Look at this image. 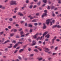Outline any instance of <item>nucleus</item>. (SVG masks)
<instances>
[{
    "mask_svg": "<svg viewBox=\"0 0 61 61\" xmlns=\"http://www.w3.org/2000/svg\"><path fill=\"white\" fill-rule=\"evenodd\" d=\"M23 43V42H19L17 43L14 46V47L15 48L16 47V46H17L18 45H20V44H22Z\"/></svg>",
    "mask_w": 61,
    "mask_h": 61,
    "instance_id": "nucleus-1",
    "label": "nucleus"
},
{
    "mask_svg": "<svg viewBox=\"0 0 61 61\" xmlns=\"http://www.w3.org/2000/svg\"><path fill=\"white\" fill-rule=\"evenodd\" d=\"M10 4L11 5H16V2L15 1H11L10 2Z\"/></svg>",
    "mask_w": 61,
    "mask_h": 61,
    "instance_id": "nucleus-2",
    "label": "nucleus"
},
{
    "mask_svg": "<svg viewBox=\"0 0 61 61\" xmlns=\"http://www.w3.org/2000/svg\"><path fill=\"white\" fill-rule=\"evenodd\" d=\"M52 19H49L47 20L46 22V24H47V25H49V22H50V21H51Z\"/></svg>",
    "mask_w": 61,
    "mask_h": 61,
    "instance_id": "nucleus-3",
    "label": "nucleus"
},
{
    "mask_svg": "<svg viewBox=\"0 0 61 61\" xmlns=\"http://www.w3.org/2000/svg\"><path fill=\"white\" fill-rule=\"evenodd\" d=\"M56 36H55L54 37V38L52 39V44H54V42H55L54 40L56 39Z\"/></svg>",
    "mask_w": 61,
    "mask_h": 61,
    "instance_id": "nucleus-4",
    "label": "nucleus"
},
{
    "mask_svg": "<svg viewBox=\"0 0 61 61\" xmlns=\"http://www.w3.org/2000/svg\"><path fill=\"white\" fill-rule=\"evenodd\" d=\"M28 17H29L30 19H33L34 18H36V17H33L32 16H31V15L29 16H28Z\"/></svg>",
    "mask_w": 61,
    "mask_h": 61,
    "instance_id": "nucleus-5",
    "label": "nucleus"
},
{
    "mask_svg": "<svg viewBox=\"0 0 61 61\" xmlns=\"http://www.w3.org/2000/svg\"><path fill=\"white\" fill-rule=\"evenodd\" d=\"M38 33H37L35 35L33 36V37H34V38H36V36H38Z\"/></svg>",
    "mask_w": 61,
    "mask_h": 61,
    "instance_id": "nucleus-6",
    "label": "nucleus"
},
{
    "mask_svg": "<svg viewBox=\"0 0 61 61\" xmlns=\"http://www.w3.org/2000/svg\"><path fill=\"white\" fill-rule=\"evenodd\" d=\"M44 49H45V50H46L47 51H45L46 52H48V51H49V50L48 48H47L46 47H44Z\"/></svg>",
    "mask_w": 61,
    "mask_h": 61,
    "instance_id": "nucleus-7",
    "label": "nucleus"
},
{
    "mask_svg": "<svg viewBox=\"0 0 61 61\" xmlns=\"http://www.w3.org/2000/svg\"><path fill=\"white\" fill-rule=\"evenodd\" d=\"M43 25H44L43 26V29H46V26L45 25V24L44 23H43Z\"/></svg>",
    "mask_w": 61,
    "mask_h": 61,
    "instance_id": "nucleus-8",
    "label": "nucleus"
},
{
    "mask_svg": "<svg viewBox=\"0 0 61 61\" xmlns=\"http://www.w3.org/2000/svg\"><path fill=\"white\" fill-rule=\"evenodd\" d=\"M50 36L48 34L45 36V37H47V38H49Z\"/></svg>",
    "mask_w": 61,
    "mask_h": 61,
    "instance_id": "nucleus-9",
    "label": "nucleus"
},
{
    "mask_svg": "<svg viewBox=\"0 0 61 61\" xmlns=\"http://www.w3.org/2000/svg\"><path fill=\"white\" fill-rule=\"evenodd\" d=\"M18 14V15H23V14L21 12H19Z\"/></svg>",
    "mask_w": 61,
    "mask_h": 61,
    "instance_id": "nucleus-10",
    "label": "nucleus"
},
{
    "mask_svg": "<svg viewBox=\"0 0 61 61\" xmlns=\"http://www.w3.org/2000/svg\"><path fill=\"white\" fill-rule=\"evenodd\" d=\"M47 34V32H45L44 34H43V36L44 37V36H46V34Z\"/></svg>",
    "mask_w": 61,
    "mask_h": 61,
    "instance_id": "nucleus-11",
    "label": "nucleus"
},
{
    "mask_svg": "<svg viewBox=\"0 0 61 61\" xmlns=\"http://www.w3.org/2000/svg\"><path fill=\"white\" fill-rule=\"evenodd\" d=\"M33 43V44L32 45V46H34L36 44V43H34L35 42V41H33L32 42Z\"/></svg>",
    "mask_w": 61,
    "mask_h": 61,
    "instance_id": "nucleus-12",
    "label": "nucleus"
},
{
    "mask_svg": "<svg viewBox=\"0 0 61 61\" xmlns=\"http://www.w3.org/2000/svg\"><path fill=\"white\" fill-rule=\"evenodd\" d=\"M20 34L21 35H24V34H25V33H24V32L23 31H21L20 32Z\"/></svg>",
    "mask_w": 61,
    "mask_h": 61,
    "instance_id": "nucleus-13",
    "label": "nucleus"
},
{
    "mask_svg": "<svg viewBox=\"0 0 61 61\" xmlns=\"http://www.w3.org/2000/svg\"><path fill=\"white\" fill-rule=\"evenodd\" d=\"M15 35V34L14 33H12L10 34V36H14Z\"/></svg>",
    "mask_w": 61,
    "mask_h": 61,
    "instance_id": "nucleus-14",
    "label": "nucleus"
},
{
    "mask_svg": "<svg viewBox=\"0 0 61 61\" xmlns=\"http://www.w3.org/2000/svg\"><path fill=\"white\" fill-rule=\"evenodd\" d=\"M10 45V46L8 47V48H11L12 47V44H11Z\"/></svg>",
    "mask_w": 61,
    "mask_h": 61,
    "instance_id": "nucleus-15",
    "label": "nucleus"
},
{
    "mask_svg": "<svg viewBox=\"0 0 61 61\" xmlns=\"http://www.w3.org/2000/svg\"><path fill=\"white\" fill-rule=\"evenodd\" d=\"M57 26V25H53L52 26V28H55V27H56Z\"/></svg>",
    "mask_w": 61,
    "mask_h": 61,
    "instance_id": "nucleus-16",
    "label": "nucleus"
},
{
    "mask_svg": "<svg viewBox=\"0 0 61 61\" xmlns=\"http://www.w3.org/2000/svg\"><path fill=\"white\" fill-rule=\"evenodd\" d=\"M24 51L23 49H21L19 51V52L21 53V52H22V51Z\"/></svg>",
    "mask_w": 61,
    "mask_h": 61,
    "instance_id": "nucleus-17",
    "label": "nucleus"
},
{
    "mask_svg": "<svg viewBox=\"0 0 61 61\" xmlns=\"http://www.w3.org/2000/svg\"><path fill=\"white\" fill-rule=\"evenodd\" d=\"M32 22H36V20H32Z\"/></svg>",
    "mask_w": 61,
    "mask_h": 61,
    "instance_id": "nucleus-18",
    "label": "nucleus"
},
{
    "mask_svg": "<svg viewBox=\"0 0 61 61\" xmlns=\"http://www.w3.org/2000/svg\"><path fill=\"white\" fill-rule=\"evenodd\" d=\"M43 2L45 3H46V2H47V0H43Z\"/></svg>",
    "mask_w": 61,
    "mask_h": 61,
    "instance_id": "nucleus-19",
    "label": "nucleus"
},
{
    "mask_svg": "<svg viewBox=\"0 0 61 61\" xmlns=\"http://www.w3.org/2000/svg\"><path fill=\"white\" fill-rule=\"evenodd\" d=\"M14 10H18V8L16 7L15 8Z\"/></svg>",
    "mask_w": 61,
    "mask_h": 61,
    "instance_id": "nucleus-20",
    "label": "nucleus"
},
{
    "mask_svg": "<svg viewBox=\"0 0 61 61\" xmlns=\"http://www.w3.org/2000/svg\"><path fill=\"white\" fill-rule=\"evenodd\" d=\"M57 1H59L58 3L59 4H61V0H57Z\"/></svg>",
    "mask_w": 61,
    "mask_h": 61,
    "instance_id": "nucleus-21",
    "label": "nucleus"
},
{
    "mask_svg": "<svg viewBox=\"0 0 61 61\" xmlns=\"http://www.w3.org/2000/svg\"><path fill=\"white\" fill-rule=\"evenodd\" d=\"M42 59L43 58H40L38 59L39 61H40V60H42Z\"/></svg>",
    "mask_w": 61,
    "mask_h": 61,
    "instance_id": "nucleus-22",
    "label": "nucleus"
},
{
    "mask_svg": "<svg viewBox=\"0 0 61 61\" xmlns=\"http://www.w3.org/2000/svg\"><path fill=\"white\" fill-rule=\"evenodd\" d=\"M18 51V50H16L15 51H14V54H15Z\"/></svg>",
    "mask_w": 61,
    "mask_h": 61,
    "instance_id": "nucleus-23",
    "label": "nucleus"
},
{
    "mask_svg": "<svg viewBox=\"0 0 61 61\" xmlns=\"http://www.w3.org/2000/svg\"><path fill=\"white\" fill-rule=\"evenodd\" d=\"M55 22V20H53L52 21V23L53 24H54Z\"/></svg>",
    "mask_w": 61,
    "mask_h": 61,
    "instance_id": "nucleus-24",
    "label": "nucleus"
},
{
    "mask_svg": "<svg viewBox=\"0 0 61 61\" xmlns=\"http://www.w3.org/2000/svg\"><path fill=\"white\" fill-rule=\"evenodd\" d=\"M32 7H33V5H31L30 6L29 8H30V9H31L32 8Z\"/></svg>",
    "mask_w": 61,
    "mask_h": 61,
    "instance_id": "nucleus-25",
    "label": "nucleus"
},
{
    "mask_svg": "<svg viewBox=\"0 0 61 61\" xmlns=\"http://www.w3.org/2000/svg\"><path fill=\"white\" fill-rule=\"evenodd\" d=\"M12 43H16V41H12Z\"/></svg>",
    "mask_w": 61,
    "mask_h": 61,
    "instance_id": "nucleus-26",
    "label": "nucleus"
},
{
    "mask_svg": "<svg viewBox=\"0 0 61 61\" xmlns=\"http://www.w3.org/2000/svg\"><path fill=\"white\" fill-rule=\"evenodd\" d=\"M28 26L29 27H32V25L31 24H29Z\"/></svg>",
    "mask_w": 61,
    "mask_h": 61,
    "instance_id": "nucleus-27",
    "label": "nucleus"
},
{
    "mask_svg": "<svg viewBox=\"0 0 61 61\" xmlns=\"http://www.w3.org/2000/svg\"><path fill=\"white\" fill-rule=\"evenodd\" d=\"M57 27H58V28H61V26L59 25L57 26Z\"/></svg>",
    "mask_w": 61,
    "mask_h": 61,
    "instance_id": "nucleus-28",
    "label": "nucleus"
},
{
    "mask_svg": "<svg viewBox=\"0 0 61 61\" xmlns=\"http://www.w3.org/2000/svg\"><path fill=\"white\" fill-rule=\"evenodd\" d=\"M9 20L10 21H13V19L12 18H10L9 19Z\"/></svg>",
    "mask_w": 61,
    "mask_h": 61,
    "instance_id": "nucleus-29",
    "label": "nucleus"
},
{
    "mask_svg": "<svg viewBox=\"0 0 61 61\" xmlns=\"http://www.w3.org/2000/svg\"><path fill=\"white\" fill-rule=\"evenodd\" d=\"M9 40H8L7 41H5V42L4 44H5V43H6L7 42H9Z\"/></svg>",
    "mask_w": 61,
    "mask_h": 61,
    "instance_id": "nucleus-30",
    "label": "nucleus"
},
{
    "mask_svg": "<svg viewBox=\"0 0 61 61\" xmlns=\"http://www.w3.org/2000/svg\"><path fill=\"white\" fill-rule=\"evenodd\" d=\"M41 3V2H38L37 3V5H40Z\"/></svg>",
    "mask_w": 61,
    "mask_h": 61,
    "instance_id": "nucleus-31",
    "label": "nucleus"
},
{
    "mask_svg": "<svg viewBox=\"0 0 61 61\" xmlns=\"http://www.w3.org/2000/svg\"><path fill=\"white\" fill-rule=\"evenodd\" d=\"M46 13H45L43 14L42 15H46Z\"/></svg>",
    "mask_w": 61,
    "mask_h": 61,
    "instance_id": "nucleus-32",
    "label": "nucleus"
},
{
    "mask_svg": "<svg viewBox=\"0 0 61 61\" xmlns=\"http://www.w3.org/2000/svg\"><path fill=\"white\" fill-rule=\"evenodd\" d=\"M34 56V54H32L30 55V56Z\"/></svg>",
    "mask_w": 61,
    "mask_h": 61,
    "instance_id": "nucleus-33",
    "label": "nucleus"
},
{
    "mask_svg": "<svg viewBox=\"0 0 61 61\" xmlns=\"http://www.w3.org/2000/svg\"><path fill=\"white\" fill-rule=\"evenodd\" d=\"M26 47V45L24 46L23 47V48H25V47Z\"/></svg>",
    "mask_w": 61,
    "mask_h": 61,
    "instance_id": "nucleus-34",
    "label": "nucleus"
},
{
    "mask_svg": "<svg viewBox=\"0 0 61 61\" xmlns=\"http://www.w3.org/2000/svg\"><path fill=\"white\" fill-rule=\"evenodd\" d=\"M34 51H35V52H37L38 51L37 50H36V49H35L34 50Z\"/></svg>",
    "mask_w": 61,
    "mask_h": 61,
    "instance_id": "nucleus-35",
    "label": "nucleus"
},
{
    "mask_svg": "<svg viewBox=\"0 0 61 61\" xmlns=\"http://www.w3.org/2000/svg\"><path fill=\"white\" fill-rule=\"evenodd\" d=\"M16 38H19V36H16Z\"/></svg>",
    "mask_w": 61,
    "mask_h": 61,
    "instance_id": "nucleus-36",
    "label": "nucleus"
},
{
    "mask_svg": "<svg viewBox=\"0 0 61 61\" xmlns=\"http://www.w3.org/2000/svg\"><path fill=\"white\" fill-rule=\"evenodd\" d=\"M34 25H37V23H34Z\"/></svg>",
    "mask_w": 61,
    "mask_h": 61,
    "instance_id": "nucleus-37",
    "label": "nucleus"
},
{
    "mask_svg": "<svg viewBox=\"0 0 61 61\" xmlns=\"http://www.w3.org/2000/svg\"><path fill=\"white\" fill-rule=\"evenodd\" d=\"M54 10H57V8H56L54 9Z\"/></svg>",
    "mask_w": 61,
    "mask_h": 61,
    "instance_id": "nucleus-38",
    "label": "nucleus"
},
{
    "mask_svg": "<svg viewBox=\"0 0 61 61\" xmlns=\"http://www.w3.org/2000/svg\"><path fill=\"white\" fill-rule=\"evenodd\" d=\"M13 31L14 32H16L17 31V30L16 29H15L13 30Z\"/></svg>",
    "mask_w": 61,
    "mask_h": 61,
    "instance_id": "nucleus-39",
    "label": "nucleus"
},
{
    "mask_svg": "<svg viewBox=\"0 0 61 61\" xmlns=\"http://www.w3.org/2000/svg\"><path fill=\"white\" fill-rule=\"evenodd\" d=\"M29 34V33H28L27 34H26L25 35L26 36H27Z\"/></svg>",
    "mask_w": 61,
    "mask_h": 61,
    "instance_id": "nucleus-40",
    "label": "nucleus"
},
{
    "mask_svg": "<svg viewBox=\"0 0 61 61\" xmlns=\"http://www.w3.org/2000/svg\"><path fill=\"white\" fill-rule=\"evenodd\" d=\"M43 45H45V44H46V42L45 41H44V42H43Z\"/></svg>",
    "mask_w": 61,
    "mask_h": 61,
    "instance_id": "nucleus-41",
    "label": "nucleus"
},
{
    "mask_svg": "<svg viewBox=\"0 0 61 61\" xmlns=\"http://www.w3.org/2000/svg\"><path fill=\"white\" fill-rule=\"evenodd\" d=\"M50 22L51 24V25H52V21H50Z\"/></svg>",
    "mask_w": 61,
    "mask_h": 61,
    "instance_id": "nucleus-42",
    "label": "nucleus"
},
{
    "mask_svg": "<svg viewBox=\"0 0 61 61\" xmlns=\"http://www.w3.org/2000/svg\"><path fill=\"white\" fill-rule=\"evenodd\" d=\"M22 30V28H21L20 29H19V31H21Z\"/></svg>",
    "mask_w": 61,
    "mask_h": 61,
    "instance_id": "nucleus-43",
    "label": "nucleus"
},
{
    "mask_svg": "<svg viewBox=\"0 0 61 61\" xmlns=\"http://www.w3.org/2000/svg\"><path fill=\"white\" fill-rule=\"evenodd\" d=\"M40 38V37H39L37 39V40H38V39H39Z\"/></svg>",
    "mask_w": 61,
    "mask_h": 61,
    "instance_id": "nucleus-44",
    "label": "nucleus"
},
{
    "mask_svg": "<svg viewBox=\"0 0 61 61\" xmlns=\"http://www.w3.org/2000/svg\"><path fill=\"white\" fill-rule=\"evenodd\" d=\"M48 39H45V41H48Z\"/></svg>",
    "mask_w": 61,
    "mask_h": 61,
    "instance_id": "nucleus-45",
    "label": "nucleus"
},
{
    "mask_svg": "<svg viewBox=\"0 0 61 61\" xmlns=\"http://www.w3.org/2000/svg\"><path fill=\"white\" fill-rule=\"evenodd\" d=\"M56 54V53H53V55H55Z\"/></svg>",
    "mask_w": 61,
    "mask_h": 61,
    "instance_id": "nucleus-46",
    "label": "nucleus"
},
{
    "mask_svg": "<svg viewBox=\"0 0 61 61\" xmlns=\"http://www.w3.org/2000/svg\"><path fill=\"white\" fill-rule=\"evenodd\" d=\"M56 41H57L58 42L59 41H60V40H59V39H56Z\"/></svg>",
    "mask_w": 61,
    "mask_h": 61,
    "instance_id": "nucleus-47",
    "label": "nucleus"
},
{
    "mask_svg": "<svg viewBox=\"0 0 61 61\" xmlns=\"http://www.w3.org/2000/svg\"><path fill=\"white\" fill-rule=\"evenodd\" d=\"M13 18H16V16H13Z\"/></svg>",
    "mask_w": 61,
    "mask_h": 61,
    "instance_id": "nucleus-48",
    "label": "nucleus"
},
{
    "mask_svg": "<svg viewBox=\"0 0 61 61\" xmlns=\"http://www.w3.org/2000/svg\"><path fill=\"white\" fill-rule=\"evenodd\" d=\"M36 6L35 5L33 7V8H36Z\"/></svg>",
    "mask_w": 61,
    "mask_h": 61,
    "instance_id": "nucleus-49",
    "label": "nucleus"
},
{
    "mask_svg": "<svg viewBox=\"0 0 61 61\" xmlns=\"http://www.w3.org/2000/svg\"><path fill=\"white\" fill-rule=\"evenodd\" d=\"M30 33H31L32 32V30L30 29Z\"/></svg>",
    "mask_w": 61,
    "mask_h": 61,
    "instance_id": "nucleus-50",
    "label": "nucleus"
},
{
    "mask_svg": "<svg viewBox=\"0 0 61 61\" xmlns=\"http://www.w3.org/2000/svg\"><path fill=\"white\" fill-rule=\"evenodd\" d=\"M11 27L10 26H9L8 27V28H9V29H11Z\"/></svg>",
    "mask_w": 61,
    "mask_h": 61,
    "instance_id": "nucleus-51",
    "label": "nucleus"
},
{
    "mask_svg": "<svg viewBox=\"0 0 61 61\" xmlns=\"http://www.w3.org/2000/svg\"><path fill=\"white\" fill-rule=\"evenodd\" d=\"M25 26H27V23H25Z\"/></svg>",
    "mask_w": 61,
    "mask_h": 61,
    "instance_id": "nucleus-52",
    "label": "nucleus"
},
{
    "mask_svg": "<svg viewBox=\"0 0 61 61\" xmlns=\"http://www.w3.org/2000/svg\"><path fill=\"white\" fill-rule=\"evenodd\" d=\"M17 12V11L16 10H15L14 11V13H16Z\"/></svg>",
    "mask_w": 61,
    "mask_h": 61,
    "instance_id": "nucleus-53",
    "label": "nucleus"
},
{
    "mask_svg": "<svg viewBox=\"0 0 61 61\" xmlns=\"http://www.w3.org/2000/svg\"><path fill=\"white\" fill-rule=\"evenodd\" d=\"M4 38H3L2 39V41H1V42H3L4 41Z\"/></svg>",
    "mask_w": 61,
    "mask_h": 61,
    "instance_id": "nucleus-54",
    "label": "nucleus"
},
{
    "mask_svg": "<svg viewBox=\"0 0 61 61\" xmlns=\"http://www.w3.org/2000/svg\"><path fill=\"white\" fill-rule=\"evenodd\" d=\"M19 25H18V24H16L15 25V26H19Z\"/></svg>",
    "mask_w": 61,
    "mask_h": 61,
    "instance_id": "nucleus-55",
    "label": "nucleus"
},
{
    "mask_svg": "<svg viewBox=\"0 0 61 61\" xmlns=\"http://www.w3.org/2000/svg\"><path fill=\"white\" fill-rule=\"evenodd\" d=\"M18 58L19 59H21V57L19 56L18 57Z\"/></svg>",
    "mask_w": 61,
    "mask_h": 61,
    "instance_id": "nucleus-56",
    "label": "nucleus"
},
{
    "mask_svg": "<svg viewBox=\"0 0 61 61\" xmlns=\"http://www.w3.org/2000/svg\"><path fill=\"white\" fill-rule=\"evenodd\" d=\"M36 27H34V30H36Z\"/></svg>",
    "mask_w": 61,
    "mask_h": 61,
    "instance_id": "nucleus-57",
    "label": "nucleus"
},
{
    "mask_svg": "<svg viewBox=\"0 0 61 61\" xmlns=\"http://www.w3.org/2000/svg\"><path fill=\"white\" fill-rule=\"evenodd\" d=\"M36 15H39V13H36Z\"/></svg>",
    "mask_w": 61,
    "mask_h": 61,
    "instance_id": "nucleus-58",
    "label": "nucleus"
},
{
    "mask_svg": "<svg viewBox=\"0 0 61 61\" xmlns=\"http://www.w3.org/2000/svg\"><path fill=\"white\" fill-rule=\"evenodd\" d=\"M29 2V1L28 0H27L26 1V3H28Z\"/></svg>",
    "mask_w": 61,
    "mask_h": 61,
    "instance_id": "nucleus-59",
    "label": "nucleus"
},
{
    "mask_svg": "<svg viewBox=\"0 0 61 61\" xmlns=\"http://www.w3.org/2000/svg\"><path fill=\"white\" fill-rule=\"evenodd\" d=\"M28 40H29V41L30 42H31V39H29Z\"/></svg>",
    "mask_w": 61,
    "mask_h": 61,
    "instance_id": "nucleus-60",
    "label": "nucleus"
},
{
    "mask_svg": "<svg viewBox=\"0 0 61 61\" xmlns=\"http://www.w3.org/2000/svg\"><path fill=\"white\" fill-rule=\"evenodd\" d=\"M24 21H20V22L21 23H24Z\"/></svg>",
    "mask_w": 61,
    "mask_h": 61,
    "instance_id": "nucleus-61",
    "label": "nucleus"
},
{
    "mask_svg": "<svg viewBox=\"0 0 61 61\" xmlns=\"http://www.w3.org/2000/svg\"><path fill=\"white\" fill-rule=\"evenodd\" d=\"M50 8L49 7V6H48V9H50Z\"/></svg>",
    "mask_w": 61,
    "mask_h": 61,
    "instance_id": "nucleus-62",
    "label": "nucleus"
},
{
    "mask_svg": "<svg viewBox=\"0 0 61 61\" xmlns=\"http://www.w3.org/2000/svg\"><path fill=\"white\" fill-rule=\"evenodd\" d=\"M57 49V47H56V48H55V50H56Z\"/></svg>",
    "mask_w": 61,
    "mask_h": 61,
    "instance_id": "nucleus-63",
    "label": "nucleus"
},
{
    "mask_svg": "<svg viewBox=\"0 0 61 61\" xmlns=\"http://www.w3.org/2000/svg\"><path fill=\"white\" fill-rule=\"evenodd\" d=\"M28 50H29V51H30V50H31V48H29L28 49Z\"/></svg>",
    "mask_w": 61,
    "mask_h": 61,
    "instance_id": "nucleus-64",
    "label": "nucleus"
}]
</instances>
